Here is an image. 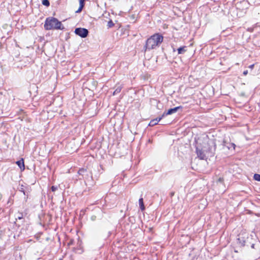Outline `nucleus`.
I'll return each mask as SVG.
<instances>
[{"label":"nucleus","mask_w":260,"mask_h":260,"mask_svg":"<svg viewBox=\"0 0 260 260\" xmlns=\"http://www.w3.org/2000/svg\"><path fill=\"white\" fill-rule=\"evenodd\" d=\"M162 41V36L158 34L152 36L146 41L145 50H150L155 48V47L159 46Z\"/></svg>","instance_id":"obj_1"},{"label":"nucleus","mask_w":260,"mask_h":260,"mask_svg":"<svg viewBox=\"0 0 260 260\" xmlns=\"http://www.w3.org/2000/svg\"><path fill=\"white\" fill-rule=\"evenodd\" d=\"M44 28L46 30L62 29L63 27L60 21L54 17H48L46 19Z\"/></svg>","instance_id":"obj_2"},{"label":"nucleus","mask_w":260,"mask_h":260,"mask_svg":"<svg viewBox=\"0 0 260 260\" xmlns=\"http://www.w3.org/2000/svg\"><path fill=\"white\" fill-rule=\"evenodd\" d=\"M198 146L197 147V153L198 156L202 159H204L206 157V154L207 152L210 151L211 150L210 148L206 147V146H200L199 142L197 141Z\"/></svg>","instance_id":"obj_3"},{"label":"nucleus","mask_w":260,"mask_h":260,"mask_svg":"<svg viewBox=\"0 0 260 260\" xmlns=\"http://www.w3.org/2000/svg\"><path fill=\"white\" fill-rule=\"evenodd\" d=\"M75 32L82 38H85L88 35V31L86 28H77L75 29Z\"/></svg>","instance_id":"obj_4"},{"label":"nucleus","mask_w":260,"mask_h":260,"mask_svg":"<svg viewBox=\"0 0 260 260\" xmlns=\"http://www.w3.org/2000/svg\"><path fill=\"white\" fill-rule=\"evenodd\" d=\"M181 108V107H176L174 108L170 109L168 110L167 111L164 112V113L162 115V117H164L165 116L168 115H171L173 113H176L178 109Z\"/></svg>","instance_id":"obj_5"},{"label":"nucleus","mask_w":260,"mask_h":260,"mask_svg":"<svg viewBox=\"0 0 260 260\" xmlns=\"http://www.w3.org/2000/svg\"><path fill=\"white\" fill-rule=\"evenodd\" d=\"M16 163L19 166L21 171H23L25 169V166L23 158L17 161Z\"/></svg>","instance_id":"obj_6"},{"label":"nucleus","mask_w":260,"mask_h":260,"mask_svg":"<svg viewBox=\"0 0 260 260\" xmlns=\"http://www.w3.org/2000/svg\"><path fill=\"white\" fill-rule=\"evenodd\" d=\"M162 117H163L161 116L160 117L151 120L149 122V125L150 126H153L156 125L162 118Z\"/></svg>","instance_id":"obj_7"},{"label":"nucleus","mask_w":260,"mask_h":260,"mask_svg":"<svg viewBox=\"0 0 260 260\" xmlns=\"http://www.w3.org/2000/svg\"><path fill=\"white\" fill-rule=\"evenodd\" d=\"M79 1L80 6H79L78 10L76 11V13H80L82 11L83 8L84 6L85 0H79Z\"/></svg>","instance_id":"obj_8"},{"label":"nucleus","mask_w":260,"mask_h":260,"mask_svg":"<svg viewBox=\"0 0 260 260\" xmlns=\"http://www.w3.org/2000/svg\"><path fill=\"white\" fill-rule=\"evenodd\" d=\"M186 47L183 46L182 47H180L178 49V54H183L186 52Z\"/></svg>","instance_id":"obj_9"},{"label":"nucleus","mask_w":260,"mask_h":260,"mask_svg":"<svg viewBox=\"0 0 260 260\" xmlns=\"http://www.w3.org/2000/svg\"><path fill=\"white\" fill-rule=\"evenodd\" d=\"M139 203L140 207V208L142 210H144L145 209V206L143 203V198H140L139 200Z\"/></svg>","instance_id":"obj_10"},{"label":"nucleus","mask_w":260,"mask_h":260,"mask_svg":"<svg viewBox=\"0 0 260 260\" xmlns=\"http://www.w3.org/2000/svg\"><path fill=\"white\" fill-rule=\"evenodd\" d=\"M121 89H122L121 86H118L116 88V89L115 90V91L113 92V94L114 95L116 94L117 93H119L121 91Z\"/></svg>","instance_id":"obj_11"},{"label":"nucleus","mask_w":260,"mask_h":260,"mask_svg":"<svg viewBox=\"0 0 260 260\" xmlns=\"http://www.w3.org/2000/svg\"><path fill=\"white\" fill-rule=\"evenodd\" d=\"M42 4L46 7H48L50 5V3L48 0H43Z\"/></svg>","instance_id":"obj_12"},{"label":"nucleus","mask_w":260,"mask_h":260,"mask_svg":"<svg viewBox=\"0 0 260 260\" xmlns=\"http://www.w3.org/2000/svg\"><path fill=\"white\" fill-rule=\"evenodd\" d=\"M254 179L256 180L260 181V175L258 174H255L253 176Z\"/></svg>","instance_id":"obj_13"},{"label":"nucleus","mask_w":260,"mask_h":260,"mask_svg":"<svg viewBox=\"0 0 260 260\" xmlns=\"http://www.w3.org/2000/svg\"><path fill=\"white\" fill-rule=\"evenodd\" d=\"M86 170L84 169H80L78 171V173L80 175H83V173H84Z\"/></svg>","instance_id":"obj_14"},{"label":"nucleus","mask_w":260,"mask_h":260,"mask_svg":"<svg viewBox=\"0 0 260 260\" xmlns=\"http://www.w3.org/2000/svg\"><path fill=\"white\" fill-rule=\"evenodd\" d=\"M57 189V187L55 186H52L51 187V190L52 191H55Z\"/></svg>","instance_id":"obj_15"},{"label":"nucleus","mask_w":260,"mask_h":260,"mask_svg":"<svg viewBox=\"0 0 260 260\" xmlns=\"http://www.w3.org/2000/svg\"><path fill=\"white\" fill-rule=\"evenodd\" d=\"M248 74V71L246 70L243 72V74L245 76Z\"/></svg>","instance_id":"obj_16"},{"label":"nucleus","mask_w":260,"mask_h":260,"mask_svg":"<svg viewBox=\"0 0 260 260\" xmlns=\"http://www.w3.org/2000/svg\"><path fill=\"white\" fill-rule=\"evenodd\" d=\"M253 67H254V64H251V65H250V66L249 67V68H250L251 69H253Z\"/></svg>","instance_id":"obj_17"},{"label":"nucleus","mask_w":260,"mask_h":260,"mask_svg":"<svg viewBox=\"0 0 260 260\" xmlns=\"http://www.w3.org/2000/svg\"><path fill=\"white\" fill-rule=\"evenodd\" d=\"M73 244V241L71 240L70 242H69V244L71 245V244Z\"/></svg>","instance_id":"obj_18"},{"label":"nucleus","mask_w":260,"mask_h":260,"mask_svg":"<svg viewBox=\"0 0 260 260\" xmlns=\"http://www.w3.org/2000/svg\"><path fill=\"white\" fill-rule=\"evenodd\" d=\"M254 245L253 244H252V245H251V247L253 248H254Z\"/></svg>","instance_id":"obj_19"},{"label":"nucleus","mask_w":260,"mask_h":260,"mask_svg":"<svg viewBox=\"0 0 260 260\" xmlns=\"http://www.w3.org/2000/svg\"><path fill=\"white\" fill-rule=\"evenodd\" d=\"M18 218L21 219V218L20 217V216H19Z\"/></svg>","instance_id":"obj_20"},{"label":"nucleus","mask_w":260,"mask_h":260,"mask_svg":"<svg viewBox=\"0 0 260 260\" xmlns=\"http://www.w3.org/2000/svg\"><path fill=\"white\" fill-rule=\"evenodd\" d=\"M23 194H25V192L23 191Z\"/></svg>","instance_id":"obj_21"}]
</instances>
